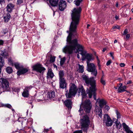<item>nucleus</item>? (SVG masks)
Here are the masks:
<instances>
[{"instance_id": "obj_1", "label": "nucleus", "mask_w": 133, "mask_h": 133, "mask_svg": "<svg viewBox=\"0 0 133 133\" xmlns=\"http://www.w3.org/2000/svg\"><path fill=\"white\" fill-rule=\"evenodd\" d=\"M81 11L82 9H73L72 10L71 16L72 21L70 26L69 31L66 32L69 33L66 39L68 44L64 48L63 51L70 54L72 53L74 51L76 53L78 52L82 56V61H84L85 59L87 60V63H89L92 59V55L86 54V51L82 45L78 43L77 39L72 40L73 36H75L77 34V26L79 23Z\"/></svg>"}, {"instance_id": "obj_2", "label": "nucleus", "mask_w": 133, "mask_h": 133, "mask_svg": "<svg viewBox=\"0 0 133 133\" xmlns=\"http://www.w3.org/2000/svg\"><path fill=\"white\" fill-rule=\"evenodd\" d=\"M82 77L86 85L88 86H89V85H91V87H89V89L87 91V93L89 98H91L93 95L94 99L96 100V94L95 92L96 89V88L95 81L94 80L93 77L89 78L87 76L85 75H83Z\"/></svg>"}, {"instance_id": "obj_3", "label": "nucleus", "mask_w": 133, "mask_h": 133, "mask_svg": "<svg viewBox=\"0 0 133 133\" xmlns=\"http://www.w3.org/2000/svg\"><path fill=\"white\" fill-rule=\"evenodd\" d=\"M0 85L1 86V92L9 90V83L6 79L1 78L0 79Z\"/></svg>"}, {"instance_id": "obj_4", "label": "nucleus", "mask_w": 133, "mask_h": 133, "mask_svg": "<svg viewBox=\"0 0 133 133\" xmlns=\"http://www.w3.org/2000/svg\"><path fill=\"white\" fill-rule=\"evenodd\" d=\"M77 89L75 85L71 83L70 85V88L69 92L65 94L66 97L67 98H71L72 96H75L77 92Z\"/></svg>"}, {"instance_id": "obj_5", "label": "nucleus", "mask_w": 133, "mask_h": 133, "mask_svg": "<svg viewBox=\"0 0 133 133\" xmlns=\"http://www.w3.org/2000/svg\"><path fill=\"white\" fill-rule=\"evenodd\" d=\"M90 123L89 118L87 115L83 116L81 118V124L82 128H87Z\"/></svg>"}, {"instance_id": "obj_6", "label": "nucleus", "mask_w": 133, "mask_h": 133, "mask_svg": "<svg viewBox=\"0 0 133 133\" xmlns=\"http://www.w3.org/2000/svg\"><path fill=\"white\" fill-rule=\"evenodd\" d=\"M87 70L89 72H91V74L96 76L97 74V70L96 69L94 64L92 63H87Z\"/></svg>"}, {"instance_id": "obj_7", "label": "nucleus", "mask_w": 133, "mask_h": 133, "mask_svg": "<svg viewBox=\"0 0 133 133\" xmlns=\"http://www.w3.org/2000/svg\"><path fill=\"white\" fill-rule=\"evenodd\" d=\"M32 68L33 70L42 74L46 70L45 68L43 67L41 64L39 63H37L33 65L32 67Z\"/></svg>"}, {"instance_id": "obj_8", "label": "nucleus", "mask_w": 133, "mask_h": 133, "mask_svg": "<svg viewBox=\"0 0 133 133\" xmlns=\"http://www.w3.org/2000/svg\"><path fill=\"white\" fill-rule=\"evenodd\" d=\"M91 105L90 101L89 100H85L81 105L85 111L88 113L90 112L91 108Z\"/></svg>"}, {"instance_id": "obj_9", "label": "nucleus", "mask_w": 133, "mask_h": 133, "mask_svg": "<svg viewBox=\"0 0 133 133\" xmlns=\"http://www.w3.org/2000/svg\"><path fill=\"white\" fill-rule=\"evenodd\" d=\"M103 121L107 126H111L112 125V121L107 114L104 115Z\"/></svg>"}, {"instance_id": "obj_10", "label": "nucleus", "mask_w": 133, "mask_h": 133, "mask_svg": "<svg viewBox=\"0 0 133 133\" xmlns=\"http://www.w3.org/2000/svg\"><path fill=\"white\" fill-rule=\"evenodd\" d=\"M59 88L62 89H64L66 87L67 83L66 80L64 79H59Z\"/></svg>"}, {"instance_id": "obj_11", "label": "nucleus", "mask_w": 133, "mask_h": 133, "mask_svg": "<svg viewBox=\"0 0 133 133\" xmlns=\"http://www.w3.org/2000/svg\"><path fill=\"white\" fill-rule=\"evenodd\" d=\"M95 112L97 115L100 118H102L103 112L101 108L98 107H95Z\"/></svg>"}, {"instance_id": "obj_12", "label": "nucleus", "mask_w": 133, "mask_h": 133, "mask_svg": "<svg viewBox=\"0 0 133 133\" xmlns=\"http://www.w3.org/2000/svg\"><path fill=\"white\" fill-rule=\"evenodd\" d=\"M59 8H65L67 6L66 2L64 0H61L58 3Z\"/></svg>"}, {"instance_id": "obj_13", "label": "nucleus", "mask_w": 133, "mask_h": 133, "mask_svg": "<svg viewBox=\"0 0 133 133\" xmlns=\"http://www.w3.org/2000/svg\"><path fill=\"white\" fill-rule=\"evenodd\" d=\"M54 76V75L52 72V70L50 69H48L46 76L47 78V79L50 78L52 79Z\"/></svg>"}, {"instance_id": "obj_14", "label": "nucleus", "mask_w": 133, "mask_h": 133, "mask_svg": "<svg viewBox=\"0 0 133 133\" xmlns=\"http://www.w3.org/2000/svg\"><path fill=\"white\" fill-rule=\"evenodd\" d=\"M79 93H81L82 95V100H83V99L86 97V94L85 93V91L84 90L83 87L82 86L79 89Z\"/></svg>"}, {"instance_id": "obj_15", "label": "nucleus", "mask_w": 133, "mask_h": 133, "mask_svg": "<svg viewBox=\"0 0 133 133\" xmlns=\"http://www.w3.org/2000/svg\"><path fill=\"white\" fill-rule=\"evenodd\" d=\"M65 105L68 108H71L72 102L71 99H69L66 100L64 102Z\"/></svg>"}, {"instance_id": "obj_16", "label": "nucleus", "mask_w": 133, "mask_h": 133, "mask_svg": "<svg viewBox=\"0 0 133 133\" xmlns=\"http://www.w3.org/2000/svg\"><path fill=\"white\" fill-rule=\"evenodd\" d=\"M28 70V69L27 68H23L17 71V75H20L22 74H24L27 72Z\"/></svg>"}, {"instance_id": "obj_17", "label": "nucleus", "mask_w": 133, "mask_h": 133, "mask_svg": "<svg viewBox=\"0 0 133 133\" xmlns=\"http://www.w3.org/2000/svg\"><path fill=\"white\" fill-rule=\"evenodd\" d=\"M58 1V0H50L49 2L51 6H57Z\"/></svg>"}, {"instance_id": "obj_18", "label": "nucleus", "mask_w": 133, "mask_h": 133, "mask_svg": "<svg viewBox=\"0 0 133 133\" xmlns=\"http://www.w3.org/2000/svg\"><path fill=\"white\" fill-rule=\"evenodd\" d=\"M126 88V86L124 85L122 87H119L117 90L118 92H122L124 91H126L127 92L129 93V91L125 90Z\"/></svg>"}, {"instance_id": "obj_19", "label": "nucleus", "mask_w": 133, "mask_h": 133, "mask_svg": "<svg viewBox=\"0 0 133 133\" xmlns=\"http://www.w3.org/2000/svg\"><path fill=\"white\" fill-rule=\"evenodd\" d=\"M122 126L124 129L127 133H130L132 131L130 130L129 127L125 123H122Z\"/></svg>"}, {"instance_id": "obj_20", "label": "nucleus", "mask_w": 133, "mask_h": 133, "mask_svg": "<svg viewBox=\"0 0 133 133\" xmlns=\"http://www.w3.org/2000/svg\"><path fill=\"white\" fill-rule=\"evenodd\" d=\"M11 16L9 13H7V14L4 16V22L6 23L7 22L9 21Z\"/></svg>"}, {"instance_id": "obj_21", "label": "nucleus", "mask_w": 133, "mask_h": 133, "mask_svg": "<svg viewBox=\"0 0 133 133\" xmlns=\"http://www.w3.org/2000/svg\"><path fill=\"white\" fill-rule=\"evenodd\" d=\"M55 96V92L52 91L49 92L48 94L47 97L50 99H52L54 98Z\"/></svg>"}, {"instance_id": "obj_22", "label": "nucleus", "mask_w": 133, "mask_h": 133, "mask_svg": "<svg viewBox=\"0 0 133 133\" xmlns=\"http://www.w3.org/2000/svg\"><path fill=\"white\" fill-rule=\"evenodd\" d=\"M106 102L103 99H101L100 100L99 102V106L101 108L103 107V106L105 105Z\"/></svg>"}, {"instance_id": "obj_23", "label": "nucleus", "mask_w": 133, "mask_h": 133, "mask_svg": "<svg viewBox=\"0 0 133 133\" xmlns=\"http://www.w3.org/2000/svg\"><path fill=\"white\" fill-rule=\"evenodd\" d=\"M59 80L62 79H64V73L63 70H61L59 72Z\"/></svg>"}, {"instance_id": "obj_24", "label": "nucleus", "mask_w": 133, "mask_h": 133, "mask_svg": "<svg viewBox=\"0 0 133 133\" xmlns=\"http://www.w3.org/2000/svg\"><path fill=\"white\" fill-rule=\"evenodd\" d=\"M22 96L24 97H28L29 95V91L24 89L23 92L22 93Z\"/></svg>"}, {"instance_id": "obj_25", "label": "nucleus", "mask_w": 133, "mask_h": 133, "mask_svg": "<svg viewBox=\"0 0 133 133\" xmlns=\"http://www.w3.org/2000/svg\"><path fill=\"white\" fill-rule=\"evenodd\" d=\"M118 119H116L115 122L117 128L120 129L121 126V124L120 122L118 120Z\"/></svg>"}, {"instance_id": "obj_26", "label": "nucleus", "mask_w": 133, "mask_h": 133, "mask_svg": "<svg viewBox=\"0 0 133 133\" xmlns=\"http://www.w3.org/2000/svg\"><path fill=\"white\" fill-rule=\"evenodd\" d=\"M4 62L3 57L0 56V66L2 67L4 65Z\"/></svg>"}, {"instance_id": "obj_27", "label": "nucleus", "mask_w": 133, "mask_h": 133, "mask_svg": "<svg viewBox=\"0 0 133 133\" xmlns=\"http://www.w3.org/2000/svg\"><path fill=\"white\" fill-rule=\"evenodd\" d=\"M66 59V57H65L61 58V60L60 61V65L61 66H62L63 65Z\"/></svg>"}, {"instance_id": "obj_28", "label": "nucleus", "mask_w": 133, "mask_h": 133, "mask_svg": "<svg viewBox=\"0 0 133 133\" xmlns=\"http://www.w3.org/2000/svg\"><path fill=\"white\" fill-rule=\"evenodd\" d=\"M79 68L78 69V71L79 72L83 73L84 71V67L83 65H81L78 64Z\"/></svg>"}, {"instance_id": "obj_29", "label": "nucleus", "mask_w": 133, "mask_h": 133, "mask_svg": "<svg viewBox=\"0 0 133 133\" xmlns=\"http://www.w3.org/2000/svg\"><path fill=\"white\" fill-rule=\"evenodd\" d=\"M0 54L1 55L3 56L4 57H5L8 56V53L5 51H1Z\"/></svg>"}, {"instance_id": "obj_30", "label": "nucleus", "mask_w": 133, "mask_h": 133, "mask_svg": "<svg viewBox=\"0 0 133 133\" xmlns=\"http://www.w3.org/2000/svg\"><path fill=\"white\" fill-rule=\"evenodd\" d=\"M6 72L9 74L11 73L13 71L12 69L10 67H7L6 69Z\"/></svg>"}, {"instance_id": "obj_31", "label": "nucleus", "mask_w": 133, "mask_h": 133, "mask_svg": "<svg viewBox=\"0 0 133 133\" xmlns=\"http://www.w3.org/2000/svg\"><path fill=\"white\" fill-rule=\"evenodd\" d=\"M115 111L117 116V119H120L121 117L120 113L117 110H116Z\"/></svg>"}, {"instance_id": "obj_32", "label": "nucleus", "mask_w": 133, "mask_h": 133, "mask_svg": "<svg viewBox=\"0 0 133 133\" xmlns=\"http://www.w3.org/2000/svg\"><path fill=\"white\" fill-rule=\"evenodd\" d=\"M83 0H76L74 1L75 4L77 6H79Z\"/></svg>"}, {"instance_id": "obj_33", "label": "nucleus", "mask_w": 133, "mask_h": 133, "mask_svg": "<svg viewBox=\"0 0 133 133\" xmlns=\"http://www.w3.org/2000/svg\"><path fill=\"white\" fill-rule=\"evenodd\" d=\"M14 5L12 3H9L8 4L7 7V8H12L14 7Z\"/></svg>"}, {"instance_id": "obj_34", "label": "nucleus", "mask_w": 133, "mask_h": 133, "mask_svg": "<svg viewBox=\"0 0 133 133\" xmlns=\"http://www.w3.org/2000/svg\"><path fill=\"white\" fill-rule=\"evenodd\" d=\"M12 91L15 92H18L20 91V89L18 88L13 87L12 88Z\"/></svg>"}, {"instance_id": "obj_35", "label": "nucleus", "mask_w": 133, "mask_h": 133, "mask_svg": "<svg viewBox=\"0 0 133 133\" xmlns=\"http://www.w3.org/2000/svg\"><path fill=\"white\" fill-rule=\"evenodd\" d=\"M100 82L103 85H105V81L103 77H102L101 79Z\"/></svg>"}, {"instance_id": "obj_36", "label": "nucleus", "mask_w": 133, "mask_h": 133, "mask_svg": "<svg viewBox=\"0 0 133 133\" xmlns=\"http://www.w3.org/2000/svg\"><path fill=\"white\" fill-rule=\"evenodd\" d=\"M8 63L10 65H14L13 61L11 58L8 59Z\"/></svg>"}, {"instance_id": "obj_37", "label": "nucleus", "mask_w": 133, "mask_h": 133, "mask_svg": "<svg viewBox=\"0 0 133 133\" xmlns=\"http://www.w3.org/2000/svg\"><path fill=\"white\" fill-rule=\"evenodd\" d=\"M55 57L51 56L50 59V63H53L55 62Z\"/></svg>"}, {"instance_id": "obj_38", "label": "nucleus", "mask_w": 133, "mask_h": 133, "mask_svg": "<svg viewBox=\"0 0 133 133\" xmlns=\"http://www.w3.org/2000/svg\"><path fill=\"white\" fill-rule=\"evenodd\" d=\"M81 107V105L79 109V115L80 116L82 115L84 112L83 110V109H82Z\"/></svg>"}, {"instance_id": "obj_39", "label": "nucleus", "mask_w": 133, "mask_h": 133, "mask_svg": "<svg viewBox=\"0 0 133 133\" xmlns=\"http://www.w3.org/2000/svg\"><path fill=\"white\" fill-rule=\"evenodd\" d=\"M14 65L16 68L17 69H20V67L19 66V64L18 63H15Z\"/></svg>"}, {"instance_id": "obj_40", "label": "nucleus", "mask_w": 133, "mask_h": 133, "mask_svg": "<svg viewBox=\"0 0 133 133\" xmlns=\"http://www.w3.org/2000/svg\"><path fill=\"white\" fill-rule=\"evenodd\" d=\"M32 88V86L30 85L25 87L24 89L26 90L29 91V90L31 89Z\"/></svg>"}, {"instance_id": "obj_41", "label": "nucleus", "mask_w": 133, "mask_h": 133, "mask_svg": "<svg viewBox=\"0 0 133 133\" xmlns=\"http://www.w3.org/2000/svg\"><path fill=\"white\" fill-rule=\"evenodd\" d=\"M4 106H5V107H6L9 109H11L12 107L11 105L9 104H5V105H4Z\"/></svg>"}, {"instance_id": "obj_42", "label": "nucleus", "mask_w": 133, "mask_h": 133, "mask_svg": "<svg viewBox=\"0 0 133 133\" xmlns=\"http://www.w3.org/2000/svg\"><path fill=\"white\" fill-rule=\"evenodd\" d=\"M8 32V30L6 28L4 29L3 30V33L4 34H6L7 32Z\"/></svg>"}, {"instance_id": "obj_43", "label": "nucleus", "mask_w": 133, "mask_h": 133, "mask_svg": "<svg viewBox=\"0 0 133 133\" xmlns=\"http://www.w3.org/2000/svg\"><path fill=\"white\" fill-rule=\"evenodd\" d=\"M112 28H113V29H120V28L119 26L118 25H116V26H113L112 27Z\"/></svg>"}, {"instance_id": "obj_44", "label": "nucleus", "mask_w": 133, "mask_h": 133, "mask_svg": "<svg viewBox=\"0 0 133 133\" xmlns=\"http://www.w3.org/2000/svg\"><path fill=\"white\" fill-rule=\"evenodd\" d=\"M23 3L22 0H17V3L18 5H20Z\"/></svg>"}, {"instance_id": "obj_45", "label": "nucleus", "mask_w": 133, "mask_h": 133, "mask_svg": "<svg viewBox=\"0 0 133 133\" xmlns=\"http://www.w3.org/2000/svg\"><path fill=\"white\" fill-rule=\"evenodd\" d=\"M128 33V30L127 29H126L124 31L123 35H125Z\"/></svg>"}, {"instance_id": "obj_46", "label": "nucleus", "mask_w": 133, "mask_h": 133, "mask_svg": "<svg viewBox=\"0 0 133 133\" xmlns=\"http://www.w3.org/2000/svg\"><path fill=\"white\" fill-rule=\"evenodd\" d=\"M82 131L81 130H77L75 131L74 132L75 133H82Z\"/></svg>"}, {"instance_id": "obj_47", "label": "nucleus", "mask_w": 133, "mask_h": 133, "mask_svg": "<svg viewBox=\"0 0 133 133\" xmlns=\"http://www.w3.org/2000/svg\"><path fill=\"white\" fill-rule=\"evenodd\" d=\"M132 83V81L131 80H130L129 81H127L126 83H125L126 84H130Z\"/></svg>"}, {"instance_id": "obj_48", "label": "nucleus", "mask_w": 133, "mask_h": 133, "mask_svg": "<svg viewBox=\"0 0 133 133\" xmlns=\"http://www.w3.org/2000/svg\"><path fill=\"white\" fill-rule=\"evenodd\" d=\"M111 63V61L110 60H109L107 62L106 64L107 66H108L110 65Z\"/></svg>"}, {"instance_id": "obj_49", "label": "nucleus", "mask_w": 133, "mask_h": 133, "mask_svg": "<svg viewBox=\"0 0 133 133\" xmlns=\"http://www.w3.org/2000/svg\"><path fill=\"white\" fill-rule=\"evenodd\" d=\"M104 107L105 109H107V110H108L110 108L107 105H105Z\"/></svg>"}, {"instance_id": "obj_50", "label": "nucleus", "mask_w": 133, "mask_h": 133, "mask_svg": "<svg viewBox=\"0 0 133 133\" xmlns=\"http://www.w3.org/2000/svg\"><path fill=\"white\" fill-rule=\"evenodd\" d=\"M115 18L116 20H118L119 19V16L116 15L115 17Z\"/></svg>"}, {"instance_id": "obj_51", "label": "nucleus", "mask_w": 133, "mask_h": 133, "mask_svg": "<svg viewBox=\"0 0 133 133\" xmlns=\"http://www.w3.org/2000/svg\"><path fill=\"white\" fill-rule=\"evenodd\" d=\"M130 35L129 34H127L126 36V38L127 39H128L130 37Z\"/></svg>"}, {"instance_id": "obj_52", "label": "nucleus", "mask_w": 133, "mask_h": 133, "mask_svg": "<svg viewBox=\"0 0 133 133\" xmlns=\"http://www.w3.org/2000/svg\"><path fill=\"white\" fill-rule=\"evenodd\" d=\"M49 131V129H44L43 131L44 132H47Z\"/></svg>"}, {"instance_id": "obj_53", "label": "nucleus", "mask_w": 133, "mask_h": 133, "mask_svg": "<svg viewBox=\"0 0 133 133\" xmlns=\"http://www.w3.org/2000/svg\"><path fill=\"white\" fill-rule=\"evenodd\" d=\"M125 64L124 63H121L120 65L121 67H124L125 66Z\"/></svg>"}, {"instance_id": "obj_54", "label": "nucleus", "mask_w": 133, "mask_h": 133, "mask_svg": "<svg viewBox=\"0 0 133 133\" xmlns=\"http://www.w3.org/2000/svg\"><path fill=\"white\" fill-rule=\"evenodd\" d=\"M6 10L9 12H11L12 11V9H7Z\"/></svg>"}, {"instance_id": "obj_55", "label": "nucleus", "mask_w": 133, "mask_h": 133, "mask_svg": "<svg viewBox=\"0 0 133 133\" xmlns=\"http://www.w3.org/2000/svg\"><path fill=\"white\" fill-rule=\"evenodd\" d=\"M110 56L112 57V58L113 59H114V57L113 56V53L112 52H110Z\"/></svg>"}, {"instance_id": "obj_56", "label": "nucleus", "mask_w": 133, "mask_h": 133, "mask_svg": "<svg viewBox=\"0 0 133 133\" xmlns=\"http://www.w3.org/2000/svg\"><path fill=\"white\" fill-rule=\"evenodd\" d=\"M97 60L98 61V66H99V63L100 62V61H99V59L98 58L97 56Z\"/></svg>"}, {"instance_id": "obj_57", "label": "nucleus", "mask_w": 133, "mask_h": 133, "mask_svg": "<svg viewBox=\"0 0 133 133\" xmlns=\"http://www.w3.org/2000/svg\"><path fill=\"white\" fill-rule=\"evenodd\" d=\"M3 41L2 40H0V45H2L3 44Z\"/></svg>"}, {"instance_id": "obj_58", "label": "nucleus", "mask_w": 133, "mask_h": 133, "mask_svg": "<svg viewBox=\"0 0 133 133\" xmlns=\"http://www.w3.org/2000/svg\"><path fill=\"white\" fill-rule=\"evenodd\" d=\"M118 2H116V5H115V6L116 7V8H118Z\"/></svg>"}, {"instance_id": "obj_59", "label": "nucleus", "mask_w": 133, "mask_h": 133, "mask_svg": "<svg viewBox=\"0 0 133 133\" xmlns=\"http://www.w3.org/2000/svg\"><path fill=\"white\" fill-rule=\"evenodd\" d=\"M72 1V0H67V1L69 3H70Z\"/></svg>"}, {"instance_id": "obj_60", "label": "nucleus", "mask_w": 133, "mask_h": 133, "mask_svg": "<svg viewBox=\"0 0 133 133\" xmlns=\"http://www.w3.org/2000/svg\"><path fill=\"white\" fill-rule=\"evenodd\" d=\"M12 133H19L18 132L16 131H13L12 132Z\"/></svg>"}, {"instance_id": "obj_61", "label": "nucleus", "mask_w": 133, "mask_h": 133, "mask_svg": "<svg viewBox=\"0 0 133 133\" xmlns=\"http://www.w3.org/2000/svg\"><path fill=\"white\" fill-rule=\"evenodd\" d=\"M102 77H104V72L103 71H102Z\"/></svg>"}, {"instance_id": "obj_62", "label": "nucleus", "mask_w": 133, "mask_h": 133, "mask_svg": "<svg viewBox=\"0 0 133 133\" xmlns=\"http://www.w3.org/2000/svg\"><path fill=\"white\" fill-rule=\"evenodd\" d=\"M77 57L79 59L80 58L79 55V54H77Z\"/></svg>"}, {"instance_id": "obj_63", "label": "nucleus", "mask_w": 133, "mask_h": 133, "mask_svg": "<svg viewBox=\"0 0 133 133\" xmlns=\"http://www.w3.org/2000/svg\"><path fill=\"white\" fill-rule=\"evenodd\" d=\"M119 85H120V86L119 87H122L123 84L122 83H120Z\"/></svg>"}, {"instance_id": "obj_64", "label": "nucleus", "mask_w": 133, "mask_h": 133, "mask_svg": "<svg viewBox=\"0 0 133 133\" xmlns=\"http://www.w3.org/2000/svg\"><path fill=\"white\" fill-rule=\"evenodd\" d=\"M90 26V25L89 24H88L87 25V29H88L89 27Z\"/></svg>"}]
</instances>
